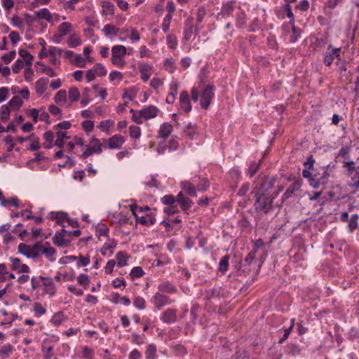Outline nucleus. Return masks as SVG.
<instances>
[{
	"label": "nucleus",
	"mask_w": 359,
	"mask_h": 359,
	"mask_svg": "<svg viewBox=\"0 0 359 359\" xmlns=\"http://www.w3.org/2000/svg\"><path fill=\"white\" fill-rule=\"evenodd\" d=\"M76 280L78 285L81 286L85 290L88 287L90 282L89 276L86 273H81L79 275Z\"/></svg>",
	"instance_id": "38"
},
{
	"label": "nucleus",
	"mask_w": 359,
	"mask_h": 359,
	"mask_svg": "<svg viewBox=\"0 0 359 359\" xmlns=\"http://www.w3.org/2000/svg\"><path fill=\"white\" fill-rule=\"evenodd\" d=\"M285 16L290 19V24H294V16L290 4L282 5L280 8L279 13L278 14L279 18H285Z\"/></svg>",
	"instance_id": "16"
},
{
	"label": "nucleus",
	"mask_w": 359,
	"mask_h": 359,
	"mask_svg": "<svg viewBox=\"0 0 359 359\" xmlns=\"http://www.w3.org/2000/svg\"><path fill=\"white\" fill-rule=\"evenodd\" d=\"M130 137L133 139H139L141 136V129L137 126H130L129 127Z\"/></svg>",
	"instance_id": "60"
},
{
	"label": "nucleus",
	"mask_w": 359,
	"mask_h": 359,
	"mask_svg": "<svg viewBox=\"0 0 359 359\" xmlns=\"http://www.w3.org/2000/svg\"><path fill=\"white\" fill-rule=\"evenodd\" d=\"M182 188L183 191L190 195L196 196V189L195 187L189 182L185 181L182 182Z\"/></svg>",
	"instance_id": "40"
},
{
	"label": "nucleus",
	"mask_w": 359,
	"mask_h": 359,
	"mask_svg": "<svg viewBox=\"0 0 359 359\" xmlns=\"http://www.w3.org/2000/svg\"><path fill=\"white\" fill-rule=\"evenodd\" d=\"M139 70L141 79L143 81L147 82L152 74L153 67L149 64L143 63L139 65Z\"/></svg>",
	"instance_id": "20"
},
{
	"label": "nucleus",
	"mask_w": 359,
	"mask_h": 359,
	"mask_svg": "<svg viewBox=\"0 0 359 359\" xmlns=\"http://www.w3.org/2000/svg\"><path fill=\"white\" fill-rule=\"evenodd\" d=\"M126 32L130 33L129 38L132 43L137 42L140 40V35L135 28H130L126 30Z\"/></svg>",
	"instance_id": "58"
},
{
	"label": "nucleus",
	"mask_w": 359,
	"mask_h": 359,
	"mask_svg": "<svg viewBox=\"0 0 359 359\" xmlns=\"http://www.w3.org/2000/svg\"><path fill=\"white\" fill-rule=\"evenodd\" d=\"M14 350V347L11 344H4L0 348V357L7 358L13 353Z\"/></svg>",
	"instance_id": "39"
},
{
	"label": "nucleus",
	"mask_w": 359,
	"mask_h": 359,
	"mask_svg": "<svg viewBox=\"0 0 359 359\" xmlns=\"http://www.w3.org/2000/svg\"><path fill=\"white\" fill-rule=\"evenodd\" d=\"M247 18L246 15L243 11H239L236 16V25L238 28L246 27Z\"/></svg>",
	"instance_id": "31"
},
{
	"label": "nucleus",
	"mask_w": 359,
	"mask_h": 359,
	"mask_svg": "<svg viewBox=\"0 0 359 359\" xmlns=\"http://www.w3.org/2000/svg\"><path fill=\"white\" fill-rule=\"evenodd\" d=\"M164 67L170 73H172L175 70V61L172 57L167 58L164 61Z\"/></svg>",
	"instance_id": "63"
},
{
	"label": "nucleus",
	"mask_w": 359,
	"mask_h": 359,
	"mask_svg": "<svg viewBox=\"0 0 359 359\" xmlns=\"http://www.w3.org/2000/svg\"><path fill=\"white\" fill-rule=\"evenodd\" d=\"M301 184L299 181L294 182L292 184H291L287 190L285 191L282 196V200L285 201L290 198L293 194L298 191L300 188Z\"/></svg>",
	"instance_id": "30"
},
{
	"label": "nucleus",
	"mask_w": 359,
	"mask_h": 359,
	"mask_svg": "<svg viewBox=\"0 0 359 359\" xmlns=\"http://www.w3.org/2000/svg\"><path fill=\"white\" fill-rule=\"evenodd\" d=\"M20 56L22 57L27 66H32L33 57L32 55L25 49H20L18 52Z\"/></svg>",
	"instance_id": "46"
},
{
	"label": "nucleus",
	"mask_w": 359,
	"mask_h": 359,
	"mask_svg": "<svg viewBox=\"0 0 359 359\" xmlns=\"http://www.w3.org/2000/svg\"><path fill=\"white\" fill-rule=\"evenodd\" d=\"M53 243L60 247H65L68 244V241L65 238L62 233L57 232L53 237Z\"/></svg>",
	"instance_id": "43"
},
{
	"label": "nucleus",
	"mask_w": 359,
	"mask_h": 359,
	"mask_svg": "<svg viewBox=\"0 0 359 359\" xmlns=\"http://www.w3.org/2000/svg\"><path fill=\"white\" fill-rule=\"evenodd\" d=\"M172 126L168 122H165L160 126L158 131V137L159 138L165 139L172 133Z\"/></svg>",
	"instance_id": "24"
},
{
	"label": "nucleus",
	"mask_w": 359,
	"mask_h": 359,
	"mask_svg": "<svg viewBox=\"0 0 359 359\" xmlns=\"http://www.w3.org/2000/svg\"><path fill=\"white\" fill-rule=\"evenodd\" d=\"M340 51V48H334L332 45L328 46L324 55V64L326 66H330L336 58L338 61H341Z\"/></svg>",
	"instance_id": "7"
},
{
	"label": "nucleus",
	"mask_w": 359,
	"mask_h": 359,
	"mask_svg": "<svg viewBox=\"0 0 359 359\" xmlns=\"http://www.w3.org/2000/svg\"><path fill=\"white\" fill-rule=\"evenodd\" d=\"M12 109L6 104L0 107V119L2 121H7L10 118Z\"/></svg>",
	"instance_id": "41"
},
{
	"label": "nucleus",
	"mask_w": 359,
	"mask_h": 359,
	"mask_svg": "<svg viewBox=\"0 0 359 359\" xmlns=\"http://www.w3.org/2000/svg\"><path fill=\"white\" fill-rule=\"evenodd\" d=\"M215 96V88L212 86H207L203 91L201 98V106L207 109Z\"/></svg>",
	"instance_id": "9"
},
{
	"label": "nucleus",
	"mask_w": 359,
	"mask_h": 359,
	"mask_svg": "<svg viewBox=\"0 0 359 359\" xmlns=\"http://www.w3.org/2000/svg\"><path fill=\"white\" fill-rule=\"evenodd\" d=\"M72 31L73 25L69 22H63L58 25L57 32L51 37V41L55 44H59L64 37L70 34Z\"/></svg>",
	"instance_id": "4"
},
{
	"label": "nucleus",
	"mask_w": 359,
	"mask_h": 359,
	"mask_svg": "<svg viewBox=\"0 0 359 359\" xmlns=\"http://www.w3.org/2000/svg\"><path fill=\"white\" fill-rule=\"evenodd\" d=\"M158 292L161 293H176L177 289L171 282L163 281L158 285Z\"/></svg>",
	"instance_id": "22"
},
{
	"label": "nucleus",
	"mask_w": 359,
	"mask_h": 359,
	"mask_svg": "<svg viewBox=\"0 0 359 359\" xmlns=\"http://www.w3.org/2000/svg\"><path fill=\"white\" fill-rule=\"evenodd\" d=\"M236 8V3L233 1H228L222 5L219 15H221L223 18L229 17L233 12Z\"/></svg>",
	"instance_id": "21"
},
{
	"label": "nucleus",
	"mask_w": 359,
	"mask_h": 359,
	"mask_svg": "<svg viewBox=\"0 0 359 359\" xmlns=\"http://www.w3.org/2000/svg\"><path fill=\"white\" fill-rule=\"evenodd\" d=\"M159 112V109L154 105H149L140 109L141 115L144 118V120H149L157 116Z\"/></svg>",
	"instance_id": "17"
},
{
	"label": "nucleus",
	"mask_w": 359,
	"mask_h": 359,
	"mask_svg": "<svg viewBox=\"0 0 359 359\" xmlns=\"http://www.w3.org/2000/svg\"><path fill=\"white\" fill-rule=\"evenodd\" d=\"M67 92L65 90H60L54 96V101L57 104H62L67 100Z\"/></svg>",
	"instance_id": "52"
},
{
	"label": "nucleus",
	"mask_w": 359,
	"mask_h": 359,
	"mask_svg": "<svg viewBox=\"0 0 359 359\" xmlns=\"http://www.w3.org/2000/svg\"><path fill=\"white\" fill-rule=\"evenodd\" d=\"M90 90L88 88H84L82 92L81 100V105L82 107H86L89 103L91 102L92 99L90 97Z\"/></svg>",
	"instance_id": "45"
},
{
	"label": "nucleus",
	"mask_w": 359,
	"mask_h": 359,
	"mask_svg": "<svg viewBox=\"0 0 359 359\" xmlns=\"http://www.w3.org/2000/svg\"><path fill=\"white\" fill-rule=\"evenodd\" d=\"M67 318L62 311H59L57 313H55L50 320V323L53 326L57 327L61 325L63 323L66 321Z\"/></svg>",
	"instance_id": "26"
},
{
	"label": "nucleus",
	"mask_w": 359,
	"mask_h": 359,
	"mask_svg": "<svg viewBox=\"0 0 359 359\" xmlns=\"http://www.w3.org/2000/svg\"><path fill=\"white\" fill-rule=\"evenodd\" d=\"M67 133L62 131H58L55 135V145L62 148L64 144V140L67 139Z\"/></svg>",
	"instance_id": "44"
},
{
	"label": "nucleus",
	"mask_w": 359,
	"mask_h": 359,
	"mask_svg": "<svg viewBox=\"0 0 359 359\" xmlns=\"http://www.w3.org/2000/svg\"><path fill=\"white\" fill-rule=\"evenodd\" d=\"M116 246L117 241L115 239L109 238L107 241L103 244L100 252L103 256L109 257L113 255Z\"/></svg>",
	"instance_id": "14"
},
{
	"label": "nucleus",
	"mask_w": 359,
	"mask_h": 359,
	"mask_svg": "<svg viewBox=\"0 0 359 359\" xmlns=\"http://www.w3.org/2000/svg\"><path fill=\"white\" fill-rule=\"evenodd\" d=\"M67 43L70 48H76L82 44V39L76 33H71L67 40Z\"/></svg>",
	"instance_id": "29"
},
{
	"label": "nucleus",
	"mask_w": 359,
	"mask_h": 359,
	"mask_svg": "<svg viewBox=\"0 0 359 359\" xmlns=\"http://www.w3.org/2000/svg\"><path fill=\"white\" fill-rule=\"evenodd\" d=\"M39 242H37L33 245H29L25 243H20L18 245V252L27 257V258H37L39 257Z\"/></svg>",
	"instance_id": "5"
},
{
	"label": "nucleus",
	"mask_w": 359,
	"mask_h": 359,
	"mask_svg": "<svg viewBox=\"0 0 359 359\" xmlns=\"http://www.w3.org/2000/svg\"><path fill=\"white\" fill-rule=\"evenodd\" d=\"M50 219L55 220L58 224L63 223L65 221L68 220L67 213L62 211L52 212H50Z\"/></svg>",
	"instance_id": "33"
},
{
	"label": "nucleus",
	"mask_w": 359,
	"mask_h": 359,
	"mask_svg": "<svg viewBox=\"0 0 359 359\" xmlns=\"http://www.w3.org/2000/svg\"><path fill=\"white\" fill-rule=\"evenodd\" d=\"M130 112L132 114V119L137 124H142L143 123V120L144 118L141 115L140 110L135 111L133 109L130 110Z\"/></svg>",
	"instance_id": "62"
},
{
	"label": "nucleus",
	"mask_w": 359,
	"mask_h": 359,
	"mask_svg": "<svg viewBox=\"0 0 359 359\" xmlns=\"http://www.w3.org/2000/svg\"><path fill=\"white\" fill-rule=\"evenodd\" d=\"M45 142L43 143L44 148L51 149L53 147V142L55 141V135L50 131L44 133L43 136Z\"/></svg>",
	"instance_id": "37"
},
{
	"label": "nucleus",
	"mask_w": 359,
	"mask_h": 359,
	"mask_svg": "<svg viewBox=\"0 0 359 359\" xmlns=\"http://www.w3.org/2000/svg\"><path fill=\"white\" fill-rule=\"evenodd\" d=\"M50 13L47 8H41L34 12V19H43L48 22L50 20Z\"/></svg>",
	"instance_id": "35"
},
{
	"label": "nucleus",
	"mask_w": 359,
	"mask_h": 359,
	"mask_svg": "<svg viewBox=\"0 0 359 359\" xmlns=\"http://www.w3.org/2000/svg\"><path fill=\"white\" fill-rule=\"evenodd\" d=\"M9 260L11 262V268L13 270L18 273H29L30 271L29 267L27 264H22L20 259L10 257Z\"/></svg>",
	"instance_id": "18"
},
{
	"label": "nucleus",
	"mask_w": 359,
	"mask_h": 359,
	"mask_svg": "<svg viewBox=\"0 0 359 359\" xmlns=\"http://www.w3.org/2000/svg\"><path fill=\"white\" fill-rule=\"evenodd\" d=\"M119 28L111 24H107L103 27L102 32L105 36L111 37L117 36L119 32Z\"/></svg>",
	"instance_id": "27"
},
{
	"label": "nucleus",
	"mask_w": 359,
	"mask_h": 359,
	"mask_svg": "<svg viewBox=\"0 0 359 359\" xmlns=\"http://www.w3.org/2000/svg\"><path fill=\"white\" fill-rule=\"evenodd\" d=\"M172 18V16H171L170 14H167L163 18L162 23L161 25V27L164 33L168 32Z\"/></svg>",
	"instance_id": "53"
},
{
	"label": "nucleus",
	"mask_w": 359,
	"mask_h": 359,
	"mask_svg": "<svg viewBox=\"0 0 359 359\" xmlns=\"http://www.w3.org/2000/svg\"><path fill=\"white\" fill-rule=\"evenodd\" d=\"M134 306L139 310H144L146 309L147 302L144 298L140 296H136L133 299Z\"/></svg>",
	"instance_id": "50"
},
{
	"label": "nucleus",
	"mask_w": 359,
	"mask_h": 359,
	"mask_svg": "<svg viewBox=\"0 0 359 359\" xmlns=\"http://www.w3.org/2000/svg\"><path fill=\"white\" fill-rule=\"evenodd\" d=\"M48 79L46 78H40L35 83V90L36 93L39 96H41L44 94L46 90H47L48 85Z\"/></svg>",
	"instance_id": "23"
},
{
	"label": "nucleus",
	"mask_w": 359,
	"mask_h": 359,
	"mask_svg": "<svg viewBox=\"0 0 359 359\" xmlns=\"http://www.w3.org/2000/svg\"><path fill=\"white\" fill-rule=\"evenodd\" d=\"M30 144L29 147V149L31 151H37L40 148L39 145V138L36 137L34 133H32L29 135Z\"/></svg>",
	"instance_id": "48"
},
{
	"label": "nucleus",
	"mask_w": 359,
	"mask_h": 359,
	"mask_svg": "<svg viewBox=\"0 0 359 359\" xmlns=\"http://www.w3.org/2000/svg\"><path fill=\"white\" fill-rule=\"evenodd\" d=\"M150 302L156 309L160 310L163 306L169 305L171 301L168 296L157 292L151 297Z\"/></svg>",
	"instance_id": "8"
},
{
	"label": "nucleus",
	"mask_w": 359,
	"mask_h": 359,
	"mask_svg": "<svg viewBox=\"0 0 359 359\" xmlns=\"http://www.w3.org/2000/svg\"><path fill=\"white\" fill-rule=\"evenodd\" d=\"M130 258V255L124 251L118 252L116 254V259L117 261L116 265L118 267H123L128 264V261Z\"/></svg>",
	"instance_id": "28"
},
{
	"label": "nucleus",
	"mask_w": 359,
	"mask_h": 359,
	"mask_svg": "<svg viewBox=\"0 0 359 359\" xmlns=\"http://www.w3.org/2000/svg\"><path fill=\"white\" fill-rule=\"evenodd\" d=\"M94 72H95V74L98 77L104 76L107 74V69L101 63H96L93 67Z\"/></svg>",
	"instance_id": "55"
},
{
	"label": "nucleus",
	"mask_w": 359,
	"mask_h": 359,
	"mask_svg": "<svg viewBox=\"0 0 359 359\" xmlns=\"http://www.w3.org/2000/svg\"><path fill=\"white\" fill-rule=\"evenodd\" d=\"M123 79V75L121 72L116 70L111 71L109 75V79L111 82H116L115 84H118Z\"/></svg>",
	"instance_id": "51"
},
{
	"label": "nucleus",
	"mask_w": 359,
	"mask_h": 359,
	"mask_svg": "<svg viewBox=\"0 0 359 359\" xmlns=\"http://www.w3.org/2000/svg\"><path fill=\"white\" fill-rule=\"evenodd\" d=\"M7 104L12 109V110L17 111L22 106L23 101L21 97L15 95L11 99Z\"/></svg>",
	"instance_id": "32"
},
{
	"label": "nucleus",
	"mask_w": 359,
	"mask_h": 359,
	"mask_svg": "<svg viewBox=\"0 0 359 359\" xmlns=\"http://www.w3.org/2000/svg\"><path fill=\"white\" fill-rule=\"evenodd\" d=\"M39 255H44L49 261L54 262L56 260L55 250L51 246L48 242L41 243L39 242Z\"/></svg>",
	"instance_id": "11"
},
{
	"label": "nucleus",
	"mask_w": 359,
	"mask_h": 359,
	"mask_svg": "<svg viewBox=\"0 0 359 359\" xmlns=\"http://www.w3.org/2000/svg\"><path fill=\"white\" fill-rule=\"evenodd\" d=\"M130 208L139 223L147 226L155 223L156 219L148 206L137 207L136 205H131Z\"/></svg>",
	"instance_id": "1"
},
{
	"label": "nucleus",
	"mask_w": 359,
	"mask_h": 359,
	"mask_svg": "<svg viewBox=\"0 0 359 359\" xmlns=\"http://www.w3.org/2000/svg\"><path fill=\"white\" fill-rule=\"evenodd\" d=\"M200 132V129L196 125L191 123H189L184 130L186 136L191 140H197L199 138Z\"/></svg>",
	"instance_id": "19"
},
{
	"label": "nucleus",
	"mask_w": 359,
	"mask_h": 359,
	"mask_svg": "<svg viewBox=\"0 0 359 359\" xmlns=\"http://www.w3.org/2000/svg\"><path fill=\"white\" fill-rule=\"evenodd\" d=\"M111 63L118 67L123 68L126 65V61L125 59L126 55H127V48L123 45H115L112 46L111 50Z\"/></svg>",
	"instance_id": "3"
},
{
	"label": "nucleus",
	"mask_w": 359,
	"mask_h": 359,
	"mask_svg": "<svg viewBox=\"0 0 359 359\" xmlns=\"http://www.w3.org/2000/svg\"><path fill=\"white\" fill-rule=\"evenodd\" d=\"M166 43L170 49H176L178 44V41L175 36L172 34H168L166 36Z\"/></svg>",
	"instance_id": "57"
},
{
	"label": "nucleus",
	"mask_w": 359,
	"mask_h": 359,
	"mask_svg": "<svg viewBox=\"0 0 359 359\" xmlns=\"http://www.w3.org/2000/svg\"><path fill=\"white\" fill-rule=\"evenodd\" d=\"M177 318V311L173 309H167L160 316V319L166 324L175 323Z\"/></svg>",
	"instance_id": "15"
},
{
	"label": "nucleus",
	"mask_w": 359,
	"mask_h": 359,
	"mask_svg": "<svg viewBox=\"0 0 359 359\" xmlns=\"http://www.w3.org/2000/svg\"><path fill=\"white\" fill-rule=\"evenodd\" d=\"M114 124V122L110 119L102 121L99 125L97 126L98 128L103 131L107 132L110 127H111Z\"/></svg>",
	"instance_id": "61"
},
{
	"label": "nucleus",
	"mask_w": 359,
	"mask_h": 359,
	"mask_svg": "<svg viewBox=\"0 0 359 359\" xmlns=\"http://www.w3.org/2000/svg\"><path fill=\"white\" fill-rule=\"evenodd\" d=\"M144 275V271H143L142 268L140 266L133 267L131 269L130 273L129 274L130 278L132 280H134L136 278L142 277Z\"/></svg>",
	"instance_id": "49"
},
{
	"label": "nucleus",
	"mask_w": 359,
	"mask_h": 359,
	"mask_svg": "<svg viewBox=\"0 0 359 359\" xmlns=\"http://www.w3.org/2000/svg\"><path fill=\"white\" fill-rule=\"evenodd\" d=\"M177 204L180 205L182 209L185 212H187L191 207V201L189 198L185 197L182 193H180L177 196Z\"/></svg>",
	"instance_id": "25"
},
{
	"label": "nucleus",
	"mask_w": 359,
	"mask_h": 359,
	"mask_svg": "<svg viewBox=\"0 0 359 359\" xmlns=\"http://www.w3.org/2000/svg\"><path fill=\"white\" fill-rule=\"evenodd\" d=\"M81 127L86 133L89 134L93 131L95 127V123L93 121L91 120H85L81 123Z\"/></svg>",
	"instance_id": "59"
},
{
	"label": "nucleus",
	"mask_w": 359,
	"mask_h": 359,
	"mask_svg": "<svg viewBox=\"0 0 359 359\" xmlns=\"http://www.w3.org/2000/svg\"><path fill=\"white\" fill-rule=\"evenodd\" d=\"M81 93L79 89L76 87L72 86L68 90V98L72 102H76L79 100Z\"/></svg>",
	"instance_id": "34"
},
{
	"label": "nucleus",
	"mask_w": 359,
	"mask_h": 359,
	"mask_svg": "<svg viewBox=\"0 0 359 359\" xmlns=\"http://www.w3.org/2000/svg\"><path fill=\"white\" fill-rule=\"evenodd\" d=\"M281 191L282 189H280L272 198L269 196L268 193L258 192L256 194V201L255 203V209L257 211L263 212L264 213L269 212L272 208L273 199Z\"/></svg>",
	"instance_id": "2"
},
{
	"label": "nucleus",
	"mask_w": 359,
	"mask_h": 359,
	"mask_svg": "<svg viewBox=\"0 0 359 359\" xmlns=\"http://www.w3.org/2000/svg\"><path fill=\"white\" fill-rule=\"evenodd\" d=\"M54 347L53 346H46L45 344L42 345V352L44 354L45 359H50L53 355Z\"/></svg>",
	"instance_id": "64"
},
{
	"label": "nucleus",
	"mask_w": 359,
	"mask_h": 359,
	"mask_svg": "<svg viewBox=\"0 0 359 359\" xmlns=\"http://www.w3.org/2000/svg\"><path fill=\"white\" fill-rule=\"evenodd\" d=\"M104 142H107L106 147L110 149H120L125 142V138L121 135H114L109 139H103Z\"/></svg>",
	"instance_id": "13"
},
{
	"label": "nucleus",
	"mask_w": 359,
	"mask_h": 359,
	"mask_svg": "<svg viewBox=\"0 0 359 359\" xmlns=\"http://www.w3.org/2000/svg\"><path fill=\"white\" fill-rule=\"evenodd\" d=\"M102 147L103 145L99 139L92 137L89 142V145L86 146V149L83 152L81 156L83 158H87L93 154H100L102 152Z\"/></svg>",
	"instance_id": "6"
},
{
	"label": "nucleus",
	"mask_w": 359,
	"mask_h": 359,
	"mask_svg": "<svg viewBox=\"0 0 359 359\" xmlns=\"http://www.w3.org/2000/svg\"><path fill=\"white\" fill-rule=\"evenodd\" d=\"M73 62L76 67L79 68H84L87 65V59L80 54H76L74 56Z\"/></svg>",
	"instance_id": "54"
},
{
	"label": "nucleus",
	"mask_w": 359,
	"mask_h": 359,
	"mask_svg": "<svg viewBox=\"0 0 359 359\" xmlns=\"http://www.w3.org/2000/svg\"><path fill=\"white\" fill-rule=\"evenodd\" d=\"M146 359H156V346L154 344H150L147 346L145 352Z\"/></svg>",
	"instance_id": "47"
},
{
	"label": "nucleus",
	"mask_w": 359,
	"mask_h": 359,
	"mask_svg": "<svg viewBox=\"0 0 359 359\" xmlns=\"http://www.w3.org/2000/svg\"><path fill=\"white\" fill-rule=\"evenodd\" d=\"M178 108L184 113H189L192 109L189 95L187 90L180 93Z\"/></svg>",
	"instance_id": "10"
},
{
	"label": "nucleus",
	"mask_w": 359,
	"mask_h": 359,
	"mask_svg": "<svg viewBox=\"0 0 359 359\" xmlns=\"http://www.w3.org/2000/svg\"><path fill=\"white\" fill-rule=\"evenodd\" d=\"M102 13L104 15H113L114 13V6L110 2H104L102 5Z\"/></svg>",
	"instance_id": "56"
},
{
	"label": "nucleus",
	"mask_w": 359,
	"mask_h": 359,
	"mask_svg": "<svg viewBox=\"0 0 359 359\" xmlns=\"http://www.w3.org/2000/svg\"><path fill=\"white\" fill-rule=\"evenodd\" d=\"M44 276H37L31 278V285L34 290L39 291L42 287Z\"/></svg>",
	"instance_id": "36"
},
{
	"label": "nucleus",
	"mask_w": 359,
	"mask_h": 359,
	"mask_svg": "<svg viewBox=\"0 0 359 359\" xmlns=\"http://www.w3.org/2000/svg\"><path fill=\"white\" fill-rule=\"evenodd\" d=\"M43 293L48 294L50 297H53L56 294V287L51 277H44L43 282Z\"/></svg>",
	"instance_id": "12"
},
{
	"label": "nucleus",
	"mask_w": 359,
	"mask_h": 359,
	"mask_svg": "<svg viewBox=\"0 0 359 359\" xmlns=\"http://www.w3.org/2000/svg\"><path fill=\"white\" fill-rule=\"evenodd\" d=\"M34 315L36 318H39L46 313V309L39 302H35L33 304Z\"/></svg>",
	"instance_id": "42"
}]
</instances>
